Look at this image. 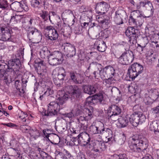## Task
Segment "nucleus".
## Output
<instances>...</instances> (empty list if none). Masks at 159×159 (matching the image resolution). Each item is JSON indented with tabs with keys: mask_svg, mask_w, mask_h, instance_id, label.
I'll list each match as a JSON object with an SVG mask.
<instances>
[{
	"mask_svg": "<svg viewBox=\"0 0 159 159\" xmlns=\"http://www.w3.org/2000/svg\"><path fill=\"white\" fill-rule=\"evenodd\" d=\"M147 139L143 136L139 135L138 137L134 136L129 139L128 142L129 151L132 153H138L141 152L140 147L147 146Z\"/></svg>",
	"mask_w": 159,
	"mask_h": 159,
	"instance_id": "3",
	"label": "nucleus"
},
{
	"mask_svg": "<svg viewBox=\"0 0 159 159\" xmlns=\"http://www.w3.org/2000/svg\"><path fill=\"white\" fill-rule=\"evenodd\" d=\"M96 130H97L98 134H102L105 131L104 124L100 122H95Z\"/></svg>",
	"mask_w": 159,
	"mask_h": 159,
	"instance_id": "29",
	"label": "nucleus"
},
{
	"mask_svg": "<svg viewBox=\"0 0 159 159\" xmlns=\"http://www.w3.org/2000/svg\"><path fill=\"white\" fill-rule=\"evenodd\" d=\"M22 18V15H18L15 14V15L11 16L10 20L9 23L11 25H13L20 22L21 19Z\"/></svg>",
	"mask_w": 159,
	"mask_h": 159,
	"instance_id": "28",
	"label": "nucleus"
},
{
	"mask_svg": "<svg viewBox=\"0 0 159 159\" xmlns=\"http://www.w3.org/2000/svg\"><path fill=\"white\" fill-rule=\"evenodd\" d=\"M150 130L154 131L155 134L159 133V120H156L153 121L150 124Z\"/></svg>",
	"mask_w": 159,
	"mask_h": 159,
	"instance_id": "25",
	"label": "nucleus"
},
{
	"mask_svg": "<svg viewBox=\"0 0 159 159\" xmlns=\"http://www.w3.org/2000/svg\"><path fill=\"white\" fill-rule=\"evenodd\" d=\"M27 30L28 31L27 37L30 41L34 38L42 37V34L41 32L35 27H31Z\"/></svg>",
	"mask_w": 159,
	"mask_h": 159,
	"instance_id": "20",
	"label": "nucleus"
},
{
	"mask_svg": "<svg viewBox=\"0 0 159 159\" xmlns=\"http://www.w3.org/2000/svg\"><path fill=\"white\" fill-rule=\"evenodd\" d=\"M20 129L23 133H28L30 130V127L27 125H21Z\"/></svg>",
	"mask_w": 159,
	"mask_h": 159,
	"instance_id": "45",
	"label": "nucleus"
},
{
	"mask_svg": "<svg viewBox=\"0 0 159 159\" xmlns=\"http://www.w3.org/2000/svg\"><path fill=\"white\" fill-rule=\"evenodd\" d=\"M48 18L50 22L52 23V20H51V16H56L57 17H58L59 19H60V17L57 15V13L55 12L54 11H49L48 13Z\"/></svg>",
	"mask_w": 159,
	"mask_h": 159,
	"instance_id": "62",
	"label": "nucleus"
},
{
	"mask_svg": "<svg viewBox=\"0 0 159 159\" xmlns=\"http://www.w3.org/2000/svg\"><path fill=\"white\" fill-rule=\"evenodd\" d=\"M30 134L31 136L33 137L35 139L38 138L40 135V132L39 130L35 128L31 130Z\"/></svg>",
	"mask_w": 159,
	"mask_h": 159,
	"instance_id": "37",
	"label": "nucleus"
},
{
	"mask_svg": "<svg viewBox=\"0 0 159 159\" xmlns=\"http://www.w3.org/2000/svg\"><path fill=\"white\" fill-rule=\"evenodd\" d=\"M134 59L133 52L127 49L118 58L119 63L122 65H128L132 63Z\"/></svg>",
	"mask_w": 159,
	"mask_h": 159,
	"instance_id": "5",
	"label": "nucleus"
},
{
	"mask_svg": "<svg viewBox=\"0 0 159 159\" xmlns=\"http://www.w3.org/2000/svg\"><path fill=\"white\" fill-rule=\"evenodd\" d=\"M51 53V52L46 47H44L39 52L40 56L42 58H45L47 57L48 59L49 55Z\"/></svg>",
	"mask_w": 159,
	"mask_h": 159,
	"instance_id": "31",
	"label": "nucleus"
},
{
	"mask_svg": "<svg viewBox=\"0 0 159 159\" xmlns=\"http://www.w3.org/2000/svg\"><path fill=\"white\" fill-rule=\"evenodd\" d=\"M36 64L37 65V67L36 69L38 74L41 75L43 76L45 75L46 72V66L45 64L44 63L43 60H40V61H35Z\"/></svg>",
	"mask_w": 159,
	"mask_h": 159,
	"instance_id": "22",
	"label": "nucleus"
},
{
	"mask_svg": "<svg viewBox=\"0 0 159 159\" xmlns=\"http://www.w3.org/2000/svg\"><path fill=\"white\" fill-rule=\"evenodd\" d=\"M66 27V26L61 25L59 23L57 24V26H56L57 31L61 34H63L64 31V28Z\"/></svg>",
	"mask_w": 159,
	"mask_h": 159,
	"instance_id": "48",
	"label": "nucleus"
},
{
	"mask_svg": "<svg viewBox=\"0 0 159 159\" xmlns=\"http://www.w3.org/2000/svg\"><path fill=\"white\" fill-rule=\"evenodd\" d=\"M10 4L7 0H0V8L2 9H7Z\"/></svg>",
	"mask_w": 159,
	"mask_h": 159,
	"instance_id": "38",
	"label": "nucleus"
},
{
	"mask_svg": "<svg viewBox=\"0 0 159 159\" xmlns=\"http://www.w3.org/2000/svg\"><path fill=\"white\" fill-rule=\"evenodd\" d=\"M60 71H61L59 72L60 73V75L63 77H64V78L66 75V72L65 69L63 67H61L60 69Z\"/></svg>",
	"mask_w": 159,
	"mask_h": 159,
	"instance_id": "64",
	"label": "nucleus"
},
{
	"mask_svg": "<svg viewBox=\"0 0 159 159\" xmlns=\"http://www.w3.org/2000/svg\"><path fill=\"white\" fill-rule=\"evenodd\" d=\"M133 12H132L130 16L129 17V25H133L134 27H136V19H135L131 15H132Z\"/></svg>",
	"mask_w": 159,
	"mask_h": 159,
	"instance_id": "44",
	"label": "nucleus"
},
{
	"mask_svg": "<svg viewBox=\"0 0 159 159\" xmlns=\"http://www.w3.org/2000/svg\"><path fill=\"white\" fill-rule=\"evenodd\" d=\"M151 110L152 113L159 118V104L157 106L152 108Z\"/></svg>",
	"mask_w": 159,
	"mask_h": 159,
	"instance_id": "52",
	"label": "nucleus"
},
{
	"mask_svg": "<svg viewBox=\"0 0 159 159\" xmlns=\"http://www.w3.org/2000/svg\"><path fill=\"white\" fill-rule=\"evenodd\" d=\"M144 101L146 105H150L152 103V100L149 96L148 97H145L144 99Z\"/></svg>",
	"mask_w": 159,
	"mask_h": 159,
	"instance_id": "59",
	"label": "nucleus"
},
{
	"mask_svg": "<svg viewBox=\"0 0 159 159\" xmlns=\"http://www.w3.org/2000/svg\"><path fill=\"white\" fill-rule=\"evenodd\" d=\"M109 31L108 30H104L103 31L101 32V36L103 39H106L108 37V33Z\"/></svg>",
	"mask_w": 159,
	"mask_h": 159,
	"instance_id": "61",
	"label": "nucleus"
},
{
	"mask_svg": "<svg viewBox=\"0 0 159 159\" xmlns=\"http://www.w3.org/2000/svg\"><path fill=\"white\" fill-rule=\"evenodd\" d=\"M97 147L99 149L102 151H104L106 148V146L105 144L104 143H99L97 145Z\"/></svg>",
	"mask_w": 159,
	"mask_h": 159,
	"instance_id": "53",
	"label": "nucleus"
},
{
	"mask_svg": "<svg viewBox=\"0 0 159 159\" xmlns=\"http://www.w3.org/2000/svg\"><path fill=\"white\" fill-rule=\"evenodd\" d=\"M31 6L37 9L41 8L43 3V0H30Z\"/></svg>",
	"mask_w": 159,
	"mask_h": 159,
	"instance_id": "32",
	"label": "nucleus"
},
{
	"mask_svg": "<svg viewBox=\"0 0 159 159\" xmlns=\"http://www.w3.org/2000/svg\"><path fill=\"white\" fill-rule=\"evenodd\" d=\"M82 32V27L77 26L74 28V33L76 34H80Z\"/></svg>",
	"mask_w": 159,
	"mask_h": 159,
	"instance_id": "56",
	"label": "nucleus"
},
{
	"mask_svg": "<svg viewBox=\"0 0 159 159\" xmlns=\"http://www.w3.org/2000/svg\"><path fill=\"white\" fill-rule=\"evenodd\" d=\"M111 92L113 95L115 96H116L117 98H121L122 96L121 92L117 87H112Z\"/></svg>",
	"mask_w": 159,
	"mask_h": 159,
	"instance_id": "36",
	"label": "nucleus"
},
{
	"mask_svg": "<svg viewBox=\"0 0 159 159\" xmlns=\"http://www.w3.org/2000/svg\"><path fill=\"white\" fill-rule=\"evenodd\" d=\"M103 84H104V83H105L106 84H111L113 82H114L113 81L114 80H116L114 79V78H111V77H108L104 80Z\"/></svg>",
	"mask_w": 159,
	"mask_h": 159,
	"instance_id": "55",
	"label": "nucleus"
},
{
	"mask_svg": "<svg viewBox=\"0 0 159 159\" xmlns=\"http://www.w3.org/2000/svg\"><path fill=\"white\" fill-rule=\"evenodd\" d=\"M96 127L95 122H93L89 127L90 132L93 134H98L97 130H96Z\"/></svg>",
	"mask_w": 159,
	"mask_h": 159,
	"instance_id": "46",
	"label": "nucleus"
},
{
	"mask_svg": "<svg viewBox=\"0 0 159 159\" xmlns=\"http://www.w3.org/2000/svg\"><path fill=\"white\" fill-rule=\"evenodd\" d=\"M141 43L144 45L143 46H142L141 45H139V46L141 48L142 51L143 50V48H144L146 46V45L149 42V39L148 37L147 36H145L143 37L141 39Z\"/></svg>",
	"mask_w": 159,
	"mask_h": 159,
	"instance_id": "41",
	"label": "nucleus"
},
{
	"mask_svg": "<svg viewBox=\"0 0 159 159\" xmlns=\"http://www.w3.org/2000/svg\"><path fill=\"white\" fill-rule=\"evenodd\" d=\"M20 5L21 3L20 2L15 1L11 4L10 6L12 10L17 12H21L22 8Z\"/></svg>",
	"mask_w": 159,
	"mask_h": 159,
	"instance_id": "30",
	"label": "nucleus"
},
{
	"mask_svg": "<svg viewBox=\"0 0 159 159\" xmlns=\"http://www.w3.org/2000/svg\"><path fill=\"white\" fill-rule=\"evenodd\" d=\"M9 66L11 71L18 74L21 66V62L19 57H16L8 61Z\"/></svg>",
	"mask_w": 159,
	"mask_h": 159,
	"instance_id": "11",
	"label": "nucleus"
},
{
	"mask_svg": "<svg viewBox=\"0 0 159 159\" xmlns=\"http://www.w3.org/2000/svg\"><path fill=\"white\" fill-rule=\"evenodd\" d=\"M126 136L124 134H123L120 136V138L118 140V143L120 145L124 144L126 140Z\"/></svg>",
	"mask_w": 159,
	"mask_h": 159,
	"instance_id": "47",
	"label": "nucleus"
},
{
	"mask_svg": "<svg viewBox=\"0 0 159 159\" xmlns=\"http://www.w3.org/2000/svg\"><path fill=\"white\" fill-rule=\"evenodd\" d=\"M142 17L143 18L146 17V16H145L144 17L143 16V15H142L141 14H140V16H137V19L136 20V27H140L142 25L144 22V20L142 18Z\"/></svg>",
	"mask_w": 159,
	"mask_h": 159,
	"instance_id": "39",
	"label": "nucleus"
},
{
	"mask_svg": "<svg viewBox=\"0 0 159 159\" xmlns=\"http://www.w3.org/2000/svg\"><path fill=\"white\" fill-rule=\"evenodd\" d=\"M128 157L125 153L114 154L111 156L110 159H127Z\"/></svg>",
	"mask_w": 159,
	"mask_h": 159,
	"instance_id": "35",
	"label": "nucleus"
},
{
	"mask_svg": "<svg viewBox=\"0 0 159 159\" xmlns=\"http://www.w3.org/2000/svg\"><path fill=\"white\" fill-rule=\"evenodd\" d=\"M49 64L52 66L60 64L63 60V55L61 52L58 51L52 52L48 58Z\"/></svg>",
	"mask_w": 159,
	"mask_h": 159,
	"instance_id": "6",
	"label": "nucleus"
},
{
	"mask_svg": "<svg viewBox=\"0 0 159 159\" xmlns=\"http://www.w3.org/2000/svg\"><path fill=\"white\" fill-rule=\"evenodd\" d=\"M49 131L50 130L48 129H44L43 131V135L45 136L46 138L48 140H49V137L50 135H56V134H51L49 133Z\"/></svg>",
	"mask_w": 159,
	"mask_h": 159,
	"instance_id": "49",
	"label": "nucleus"
},
{
	"mask_svg": "<svg viewBox=\"0 0 159 159\" xmlns=\"http://www.w3.org/2000/svg\"><path fill=\"white\" fill-rule=\"evenodd\" d=\"M71 87L70 92L64 93L62 96L59 97L56 101L51 102L48 105V109L43 112V115L50 116H58L60 110L64 107L63 105L65 103V100L68 98H70L72 102H75V107L80 106L78 99L81 97V89L75 85L71 86Z\"/></svg>",
	"mask_w": 159,
	"mask_h": 159,
	"instance_id": "1",
	"label": "nucleus"
},
{
	"mask_svg": "<svg viewBox=\"0 0 159 159\" xmlns=\"http://www.w3.org/2000/svg\"><path fill=\"white\" fill-rule=\"evenodd\" d=\"M80 137L79 136V135L76 137H73L72 138L73 140V142H74V143L75 145H78L80 144V142H81L80 139Z\"/></svg>",
	"mask_w": 159,
	"mask_h": 159,
	"instance_id": "60",
	"label": "nucleus"
},
{
	"mask_svg": "<svg viewBox=\"0 0 159 159\" xmlns=\"http://www.w3.org/2000/svg\"><path fill=\"white\" fill-rule=\"evenodd\" d=\"M153 53H151L150 55L148 56V61L150 65L152 64L153 63L155 60V57H152V55H153Z\"/></svg>",
	"mask_w": 159,
	"mask_h": 159,
	"instance_id": "54",
	"label": "nucleus"
},
{
	"mask_svg": "<svg viewBox=\"0 0 159 159\" xmlns=\"http://www.w3.org/2000/svg\"><path fill=\"white\" fill-rule=\"evenodd\" d=\"M126 16V12L124 11L118 10L116 12L114 21L117 25L122 24L124 23L123 19H125Z\"/></svg>",
	"mask_w": 159,
	"mask_h": 159,
	"instance_id": "17",
	"label": "nucleus"
},
{
	"mask_svg": "<svg viewBox=\"0 0 159 159\" xmlns=\"http://www.w3.org/2000/svg\"><path fill=\"white\" fill-rule=\"evenodd\" d=\"M109 7L107 2L102 1L97 3L95 9L98 14L102 15L107 11Z\"/></svg>",
	"mask_w": 159,
	"mask_h": 159,
	"instance_id": "18",
	"label": "nucleus"
},
{
	"mask_svg": "<svg viewBox=\"0 0 159 159\" xmlns=\"http://www.w3.org/2000/svg\"><path fill=\"white\" fill-rule=\"evenodd\" d=\"M157 36H159V33H154L153 34H150L149 35L148 38L149 39V42H151V44H152V45H154V44H156L158 43V42L157 41Z\"/></svg>",
	"mask_w": 159,
	"mask_h": 159,
	"instance_id": "33",
	"label": "nucleus"
},
{
	"mask_svg": "<svg viewBox=\"0 0 159 159\" xmlns=\"http://www.w3.org/2000/svg\"><path fill=\"white\" fill-rule=\"evenodd\" d=\"M79 136L81 137L83 140L84 143L82 145V146L89 148L92 147V142L91 141L90 136L86 132L80 133L79 134Z\"/></svg>",
	"mask_w": 159,
	"mask_h": 159,
	"instance_id": "15",
	"label": "nucleus"
},
{
	"mask_svg": "<svg viewBox=\"0 0 159 159\" xmlns=\"http://www.w3.org/2000/svg\"><path fill=\"white\" fill-rule=\"evenodd\" d=\"M94 48H96L100 52L105 51L107 48L106 43L104 41H96L94 44Z\"/></svg>",
	"mask_w": 159,
	"mask_h": 159,
	"instance_id": "26",
	"label": "nucleus"
},
{
	"mask_svg": "<svg viewBox=\"0 0 159 159\" xmlns=\"http://www.w3.org/2000/svg\"><path fill=\"white\" fill-rule=\"evenodd\" d=\"M103 23H102V24L103 26L104 25H108L109 24L110 21V17L109 16H104V18L103 20ZM108 26H107V27Z\"/></svg>",
	"mask_w": 159,
	"mask_h": 159,
	"instance_id": "51",
	"label": "nucleus"
},
{
	"mask_svg": "<svg viewBox=\"0 0 159 159\" xmlns=\"http://www.w3.org/2000/svg\"><path fill=\"white\" fill-rule=\"evenodd\" d=\"M92 69L95 70L99 71V75L100 76V72H102V66L100 64L96 62H93L90 63L87 68V70Z\"/></svg>",
	"mask_w": 159,
	"mask_h": 159,
	"instance_id": "24",
	"label": "nucleus"
},
{
	"mask_svg": "<svg viewBox=\"0 0 159 159\" xmlns=\"http://www.w3.org/2000/svg\"><path fill=\"white\" fill-rule=\"evenodd\" d=\"M104 99L103 94L99 93L95 94L92 97L88 98L87 102L89 104L99 103L103 104L104 103Z\"/></svg>",
	"mask_w": 159,
	"mask_h": 159,
	"instance_id": "14",
	"label": "nucleus"
},
{
	"mask_svg": "<svg viewBox=\"0 0 159 159\" xmlns=\"http://www.w3.org/2000/svg\"><path fill=\"white\" fill-rule=\"evenodd\" d=\"M105 111L108 115V119L116 121L118 119L117 116L121 113L122 110L118 106L113 105L109 107L107 110Z\"/></svg>",
	"mask_w": 159,
	"mask_h": 159,
	"instance_id": "7",
	"label": "nucleus"
},
{
	"mask_svg": "<svg viewBox=\"0 0 159 159\" xmlns=\"http://www.w3.org/2000/svg\"><path fill=\"white\" fill-rule=\"evenodd\" d=\"M69 81L75 84H81L84 79L82 75L75 71H71L69 72Z\"/></svg>",
	"mask_w": 159,
	"mask_h": 159,
	"instance_id": "10",
	"label": "nucleus"
},
{
	"mask_svg": "<svg viewBox=\"0 0 159 159\" xmlns=\"http://www.w3.org/2000/svg\"><path fill=\"white\" fill-rule=\"evenodd\" d=\"M98 87V85L97 84L92 85L87 84L83 85L82 89L84 93L92 95L96 92Z\"/></svg>",
	"mask_w": 159,
	"mask_h": 159,
	"instance_id": "21",
	"label": "nucleus"
},
{
	"mask_svg": "<svg viewBox=\"0 0 159 159\" xmlns=\"http://www.w3.org/2000/svg\"><path fill=\"white\" fill-rule=\"evenodd\" d=\"M53 81L55 85L58 87L60 86L63 83L62 81L61 80L56 77L54 78Z\"/></svg>",
	"mask_w": 159,
	"mask_h": 159,
	"instance_id": "57",
	"label": "nucleus"
},
{
	"mask_svg": "<svg viewBox=\"0 0 159 159\" xmlns=\"http://www.w3.org/2000/svg\"><path fill=\"white\" fill-rule=\"evenodd\" d=\"M93 107H89V108L86 109V112L87 113V115L86 116H87L89 120L93 117Z\"/></svg>",
	"mask_w": 159,
	"mask_h": 159,
	"instance_id": "42",
	"label": "nucleus"
},
{
	"mask_svg": "<svg viewBox=\"0 0 159 159\" xmlns=\"http://www.w3.org/2000/svg\"><path fill=\"white\" fill-rule=\"evenodd\" d=\"M63 45L64 54L67 57H71L75 55L76 49L74 45L67 43Z\"/></svg>",
	"mask_w": 159,
	"mask_h": 159,
	"instance_id": "13",
	"label": "nucleus"
},
{
	"mask_svg": "<svg viewBox=\"0 0 159 159\" xmlns=\"http://www.w3.org/2000/svg\"><path fill=\"white\" fill-rule=\"evenodd\" d=\"M89 119L86 116H80L79 117L76 119V123H80V121H82L83 120H88Z\"/></svg>",
	"mask_w": 159,
	"mask_h": 159,
	"instance_id": "58",
	"label": "nucleus"
},
{
	"mask_svg": "<svg viewBox=\"0 0 159 159\" xmlns=\"http://www.w3.org/2000/svg\"><path fill=\"white\" fill-rule=\"evenodd\" d=\"M143 70V66L137 63H134L131 65L128 69V74L130 80L133 81L139 75L142 73Z\"/></svg>",
	"mask_w": 159,
	"mask_h": 159,
	"instance_id": "4",
	"label": "nucleus"
},
{
	"mask_svg": "<svg viewBox=\"0 0 159 159\" xmlns=\"http://www.w3.org/2000/svg\"><path fill=\"white\" fill-rule=\"evenodd\" d=\"M71 33V29L70 27H66L64 28V31L63 34L64 36L68 37L70 35Z\"/></svg>",
	"mask_w": 159,
	"mask_h": 159,
	"instance_id": "50",
	"label": "nucleus"
},
{
	"mask_svg": "<svg viewBox=\"0 0 159 159\" xmlns=\"http://www.w3.org/2000/svg\"><path fill=\"white\" fill-rule=\"evenodd\" d=\"M35 20L33 18H30L27 21L25 22L22 26L25 30H27L31 27L32 25L35 24Z\"/></svg>",
	"mask_w": 159,
	"mask_h": 159,
	"instance_id": "27",
	"label": "nucleus"
},
{
	"mask_svg": "<svg viewBox=\"0 0 159 159\" xmlns=\"http://www.w3.org/2000/svg\"><path fill=\"white\" fill-rule=\"evenodd\" d=\"M7 69L10 70L9 66L8 61L7 64L5 63L4 60H0V77L3 79L7 84L11 82L10 77H9L6 72Z\"/></svg>",
	"mask_w": 159,
	"mask_h": 159,
	"instance_id": "8",
	"label": "nucleus"
},
{
	"mask_svg": "<svg viewBox=\"0 0 159 159\" xmlns=\"http://www.w3.org/2000/svg\"><path fill=\"white\" fill-rule=\"evenodd\" d=\"M62 115L65 116V117L71 118L74 116V114L72 111L69 113H63Z\"/></svg>",
	"mask_w": 159,
	"mask_h": 159,
	"instance_id": "63",
	"label": "nucleus"
},
{
	"mask_svg": "<svg viewBox=\"0 0 159 159\" xmlns=\"http://www.w3.org/2000/svg\"><path fill=\"white\" fill-rule=\"evenodd\" d=\"M0 30L2 34L1 39L2 41H11V33L12 32L11 30H10V29L7 27L3 26L0 28Z\"/></svg>",
	"mask_w": 159,
	"mask_h": 159,
	"instance_id": "19",
	"label": "nucleus"
},
{
	"mask_svg": "<svg viewBox=\"0 0 159 159\" xmlns=\"http://www.w3.org/2000/svg\"><path fill=\"white\" fill-rule=\"evenodd\" d=\"M45 29L48 31L47 34L48 38L52 41H55L58 39V34L57 30L51 26L46 27Z\"/></svg>",
	"mask_w": 159,
	"mask_h": 159,
	"instance_id": "16",
	"label": "nucleus"
},
{
	"mask_svg": "<svg viewBox=\"0 0 159 159\" xmlns=\"http://www.w3.org/2000/svg\"><path fill=\"white\" fill-rule=\"evenodd\" d=\"M64 151L65 152L61 157L62 159H74L69 152L65 149Z\"/></svg>",
	"mask_w": 159,
	"mask_h": 159,
	"instance_id": "43",
	"label": "nucleus"
},
{
	"mask_svg": "<svg viewBox=\"0 0 159 159\" xmlns=\"http://www.w3.org/2000/svg\"><path fill=\"white\" fill-rule=\"evenodd\" d=\"M149 96L153 101L156 100L158 98L159 93L155 89H152L148 91Z\"/></svg>",
	"mask_w": 159,
	"mask_h": 159,
	"instance_id": "34",
	"label": "nucleus"
},
{
	"mask_svg": "<svg viewBox=\"0 0 159 159\" xmlns=\"http://www.w3.org/2000/svg\"><path fill=\"white\" fill-rule=\"evenodd\" d=\"M100 73V77L102 80L108 77L113 78L115 74L114 69L111 66H106Z\"/></svg>",
	"mask_w": 159,
	"mask_h": 159,
	"instance_id": "12",
	"label": "nucleus"
},
{
	"mask_svg": "<svg viewBox=\"0 0 159 159\" xmlns=\"http://www.w3.org/2000/svg\"><path fill=\"white\" fill-rule=\"evenodd\" d=\"M145 116L140 112H135L130 115L129 117L126 116L118 118V122L121 128L127 126L129 123V120L132 125L136 127L138 125L144 122L146 120Z\"/></svg>",
	"mask_w": 159,
	"mask_h": 159,
	"instance_id": "2",
	"label": "nucleus"
},
{
	"mask_svg": "<svg viewBox=\"0 0 159 159\" xmlns=\"http://www.w3.org/2000/svg\"><path fill=\"white\" fill-rule=\"evenodd\" d=\"M40 17L44 21H47L48 20V13L47 11L42 10L39 14Z\"/></svg>",
	"mask_w": 159,
	"mask_h": 159,
	"instance_id": "40",
	"label": "nucleus"
},
{
	"mask_svg": "<svg viewBox=\"0 0 159 159\" xmlns=\"http://www.w3.org/2000/svg\"><path fill=\"white\" fill-rule=\"evenodd\" d=\"M142 86L140 84H132L128 86V90L132 93H138L141 91Z\"/></svg>",
	"mask_w": 159,
	"mask_h": 159,
	"instance_id": "23",
	"label": "nucleus"
},
{
	"mask_svg": "<svg viewBox=\"0 0 159 159\" xmlns=\"http://www.w3.org/2000/svg\"><path fill=\"white\" fill-rule=\"evenodd\" d=\"M125 34L129 39L128 41L130 45L136 44L139 36L138 30L137 29H135L133 27H129L125 31Z\"/></svg>",
	"mask_w": 159,
	"mask_h": 159,
	"instance_id": "9",
	"label": "nucleus"
}]
</instances>
